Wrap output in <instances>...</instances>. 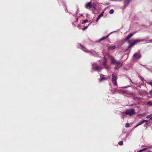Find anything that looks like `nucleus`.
Wrapping results in <instances>:
<instances>
[{"label":"nucleus","instance_id":"nucleus-13","mask_svg":"<svg viewBox=\"0 0 152 152\" xmlns=\"http://www.w3.org/2000/svg\"><path fill=\"white\" fill-rule=\"evenodd\" d=\"M128 42L130 43L128 47L129 48H131L133 46L135 45L136 44L134 41L132 43H131L130 41L129 40L128 41Z\"/></svg>","mask_w":152,"mask_h":152},{"label":"nucleus","instance_id":"nucleus-11","mask_svg":"<svg viewBox=\"0 0 152 152\" xmlns=\"http://www.w3.org/2000/svg\"><path fill=\"white\" fill-rule=\"evenodd\" d=\"M108 50H112L115 49L116 48V46L115 45L113 46H108Z\"/></svg>","mask_w":152,"mask_h":152},{"label":"nucleus","instance_id":"nucleus-31","mask_svg":"<svg viewBox=\"0 0 152 152\" xmlns=\"http://www.w3.org/2000/svg\"><path fill=\"white\" fill-rule=\"evenodd\" d=\"M148 124L147 123H145L144 125V126H146Z\"/></svg>","mask_w":152,"mask_h":152},{"label":"nucleus","instance_id":"nucleus-7","mask_svg":"<svg viewBox=\"0 0 152 152\" xmlns=\"http://www.w3.org/2000/svg\"><path fill=\"white\" fill-rule=\"evenodd\" d=\"M86 8L88 10H90L91 8L92 7V4L91 2H90L87 3L85 4Z\"/></svg>","mask_w":152,"mask_h":152},{"label":"nucleus","instance_id":"nucleus-12","mask_svg":"<svg viewBox=\"0 0 152 152\" xmlns=\"http://www.w3.org/2000/svg\"><path fill=\"white\" fill-rule=\"evenodd\" d=\"M103 14L104 12H103L101 13V14L98 16V18L96 20V22H98V21L99 20V19L100 18L103 16Z\"/></svg>","mask_w":152,"mask_h":152},{"label":"nucleus","instance_id":"nucleus-18","mask_svg":"<svg viewBox=\"0 0 152 152\" xmlns=\"http://www.w3.org/2000/svg\"><path fill=\"white\" fill-rule=\"evenodd\" d=\"M96 5L95 3H93V4L92 5V7H93L94 10H95L96 9Z\"/></svg>","mask_w":152,"mask_h":152},{"label":"nucleus","instance_id":"nucleus-24","mask_svg":"<svg viewBox=\"0 0 152 152\" xmlns=\"http://www.w3.org/2000/svg\"><path fill=\"white\" fill-rule=\"evenodd\" d=\"M126 127H130V125L129 123H126Z\"/></svg>","mask_w":152,"mask_h":152},{"label":"nucleus","instance_id":"nucleus-23","mask_svg":"<svg viewBox=\"0 0 152 152\" xmlns=\"http://www.w3.org/2000/svg\"><path fill=\"white\" fill-rule=\"evenodd\" d=\"M104 66L105 67V68L107 69H108L109 68V66L108 65H107V64Z\"/></svg>","mask_w":152,"mask_h":152},{"label":"nucleus","instance_id":"nucleus-27","mask_svg":"<svg viewBox=\"0 0 152 152\" xmlns=\"http://www.w3.org/2000/svg\"><path fill=\"white\" fill-rule=\"evenodd\" d=\"M88 26H86L82 28V30H83L84 31V30H85L86 29H87V28H88Z\"/></svg>","mask_w":152,"mask_h":152},{"label":"nucleus","instance_id":"nucleus-4","mask_svg":"<svg viewBox=\"0 0 152 152\" xmlns=\"http://www.w3.org/2000/svg\"><path fill=\"white\" fill-rule=\"evenodd\" d=\"M92 67V69L95 71H100L102 69V68L101 67L98 66L95 63L93 64Z\"/></svg>","mask_w":152,"mask_h":152},{"label":"nucleus","instance_id":"nucleus-3","mask_svg":"<svg viewBox=\"0 0 152 152\" xmlns=\"http://www.w3.org/2000/svg\"><path fill=\"white\" fill-rule=\"evenodd\" d=\"M112 83H113L114 85H117V82L116 80L117 79V77L116 76V75L113 73L112 74Z\"/></svg>","mask_w":152,"mask_h":152},{"label":"nucleus","instance_id":"nucleus-19","mask_svg":"<svg viewBox=\"0 0 152 152\" xmlns=\"http://www.w3.org/2000/svg\"><path fill=\"white\" fill-rule=\"evenodd\" d=\"M142 41L141 40L138 39V40H137L135 41L134 42H135V43H136L140 42Z\"/></svg>","mask_w":152,"mask_h":152},{"label":"nucleus","instance_id":"nucleus-26","mask_svg":"<svg viewBox=\"0 0 152 152\" xmlns=\"http://www.w3.org/2000/svg\"><path fill=\"white\" fill-rule=\"evenodd\" d=\"M152 116V114H150V115H147L146 116V118H150V117H151Z\"/></svg>","mask_w":152,"mask_h":152},{"label":"nucleus","instance_id":"nucleus-17","mask_svg":"<svg viewBox=\"0 0 152 152\" xmlns=\"http://www.w3.org/2000/svg\"><path fill=\"white\" fill-rule=\"evenodd\" d=\"M109 36V35H107V36L104 37L102 38L99 40V41L104 40L106 39Z\"/></svg>","mask_w":152,"mask_h":152},{"label":"nucleus","instance_id":"nucleus-22","mask_svg":"<svg viewBox=\"0 0 152 152\" xmlns=\"http://www.w3.org/2000/svg\"><path fill=\"white\" fill-rule=\"evenodd\" d=\"M118 144L119 145H122L123 144V142L122 141H120L118 142Z\"/></svg>","mask_w":152,"mask_h":152},{"label":"nucleus","instance_id":"nucleus-38","mask_svg":"<svg viewBox=\"0 0 152 152\" xmlns=\"http://www.w3.org/2000/svg\"><path fill=\"white\" fill-rule=\"evenodd\" d=\"M90 24H89L88 25V26H89Z\"/></svg>","mask_w":152,"mask_h":152},{"label":"nucleus","instance_id":"nucleus-32","mask_svg":"<svg viewBox=\"0 0 152 152\" xmlns=\"http://www.w3.org/2000/svg\"><path fill=\"white\" fill-rule=\"evenodd\" d=\"M114 68L115 69H118V68L117 66H116V67H115Z\"/></svg>","mask_w":152,"mask_h":152},{"label":"nucleus","instance_id":"nucleus-5","mask_svg":"<svg viewBox=\"0 0 152 152\" xmlns=\"http://www.w3.org/2000/svg\"><path fill=\"white\" fill-rule=\"evenodd\" d=\"M141 55L140 53H136L133 55V57L137 59H139L141 58Z\"/></svg>","mask_w":152,"mask_h":152},{"label":"nucleus","instance_id":"nucleus-15","mask_svg":"<svg viewBox=\"0 0 152 152\" xmlns=\"http://www.w3.org/2000/svg\"><path fill=\"white\" fill-rule=\"evenodd\" d=\"M104 60L103 61V65H106L107 60L105 56H104Z\"/></svg>","mask_w":152,"mask_h":152},{"label":"nucleus","instance_id":"nucleus-21","mask_svg":"<svg viewBox=\"0 0 152 152\" xmlns=\"http://www.w3.org/2000/svg\"><path fill=\"white\" fill-rule=\"evenodd\" d=\"M147 104L150 106H152V102H148Z\"/></svg>","mask_w":152,"mask_h":152},{"label":"nucleus","instance_id":"nucleus-30","mask_svg":"<svg viewBox=\"0 0 152 152\" xmlns=\"http://www.w3.org/2000/svg\"><path fill=\"white\" fill-rule=\"evenodd\" d=\"M122 117L123 118H124L125 117V115H125V114L124 115H123L124 117H123V115H122Z\"/></svg>","mask_w":152,"mask_h":152},{"label":"nucleus","instance_id":"nucleus-16","mask_svg":"<svg viewBox=\"0 0 152 152\" xmlns=\"http://www.w3.org/2000/svg\"><path fill=\"white\" fill-rule=\"evenodd\" d=\"M130 1V0H125L124 2L125 6H127L129 3Z\"/></svg>","mask_w":152,"mask_h":152},{"label":"nucleus","instance_id":"nucleus-9","mask_svg":"<svg viewBox=\"0 0 152 152\" xmlns=\"http://www.w3.org/2000/svg\"><path fill=\"white\" fill-rule=\"evenodd\" d=\"M104 75H103L101 74L100 75V81L101 82L103 80H107L108 79V77L106 78V77H104Z\"/></svg>","mask_w":152,"mask_h":152},{"label":"nucleus","instance_id":"nucleus-33","mask_svg":"<svg viewBox=\"0 0 152 152\" xmlns=\"http://www.w3.org/2000/svg\"><path fill=\"white\" fill-rule=\"evenodd\" d=\"M78 20V18H77V19H76V22H77Z\"/></svg>","mask_w":152,"mask_h":152},{"label":"nucleus","instance_id":"nucleus-37","mask_svg":"<svg viewBox=\"0 0 152 152\" xmlns=\"http://www.w3.org/2000/svg\"><path fill=\"white\" fill-rule=\"evenodd\" d=\"M150 119L152 120V117L150 118Z\"/></svg>","mask_w":152,"mask_h":152},{"label":"nucleus","instance_id":"nucleus-25","mask_svg":"<svg viewBox=\"0 0 152 152\" xmlns=\"http://www.w3.org/2000/svg\"><path fill=\"white\" fill-rule=\"evenodd\" d=\"M87 22H88V20H83V22L82 23V24H83Z\"/></svg>","mask_w":152,"mask_h":152},{"label":"nucleus","instance_id":"nucleus-29","mask_svg":"<svg viewBox=\"0 0 152 152\" xmlns=\"http://www.w3.org/2000/svg\"><path fill=\"white\" fill-rule=\"evenodd\" d=\"M149 94L151 95H152V89L150 91Z\"/></svg>","mask_w":152,"mask_h":152},{"label":"nucleus","instance_id":"nucleus-8","mask_svg":"<svg viewBox=\"0 0 152 152\" xmlns=\"http://www.w3.org/2000/svg\"><path fill=\"white\" fill-rule=\"evenodd\" d=\"M147 121H148L147 120H145L141 121H140V122H138V123H137V124L134 126V127L136 128L138 126L141 124H142L143 123L145 122H146Z\"/></svg>","mask_w":152,"mask_h":152},{"label":"nucleus","instance_id":"nucleus-6","mask_svg":"<svg viewBox=\"0 0 152 152\" xmlns=\"http://www.w3.org/2000/svg\"><path fill=\"white\" fill-rule=\"evenodd\" d=\"M83 50L86 52H89L91 53V54L92 55H95V54L96 53V52L94 51H88V50L85 48L84 47H82V49Z\"/></svg>","mask_w":152,"mask_h":152},{"label":"nucleus","instance_id":"nucleus-20","mask_svg":"<svg viewBox=\"0 0 152 152\" xmlns=\"http://www.w3.org/2000/svg\"><path fill=\"white\" fill-rule=\"evenodd\" d=\"M114 12V10L113 9H111L109 11V13L110 14H113Z\"/></svg>","mask_w":152,"mask_h":152},{"label":"nucleus","instance_id":"nucleus-14","mask_svg":"<svg viewBox=\"0 0 152 152\" xmlns=\"http://www.w3.org/2000/svg\"><path fill=\"white\" fill-rule=\"evenodd\" d=\"M152 148V146H149L148 148H144L143 149H141V150H140L139 151H139V152H141L142 151H144L146 150H147V149H148V148Z\"/></svg>","mask_w":152,"mask_h":152},{"label":"nucleus","instance_id":"nucleus-1","mask_svg":"<svg viewBox=\"0 0 152 152\" xmlns=\"http://www.w3.org/2000/svg\"><path fill=\"white\" fill-rule=\"evenodd\" d=\"M135 113V110L133 109L127 110L125 112L122 113V115L123 117H124L123 115L124 114L128 115L130 116H131L134 114Z\"/></svg>","mask_w":152,"mask_h":152},{"label":"nucleus","instance_id":"nucleus-2","mask_svg":"<svg viewBox=\"0 0 152 152\" xmlns=\"http://www.w3.org/2000/svg\"><path fill=\"white\" fill-rule=\"evenodd\" d=\"M111 62L114 64H116L117 66H119V67L121 66L122 65V62L118 61L113 58H111Z\"/></svg>","mask_w":152,"mask_h":152},{"label":"nucleus","instance_id":"nucleus-34","mask_svg":"<svg viewBox=\"0 0 152 152\" xmlns=\"http://www.w3.org/2000/svg\"><path fill=\"white\" fill-rule=\"evenodd\" d=\"M80 15L81 16H83V15L82 14H81Z\"/></svg>","mask_w":152,"mask_h":152},{"label":"nucleus","instance_id":"nucleus-36","mask_svg":"<svg viewBox=\"0 0 152 152\" xmlns=\"http://www.w3.org/2000/svg\"><path fill=\"white\" fill-rule=\"evenodd\" d=\"M150 42H152V40H151Z\"/></svg>","mask_w":152,"mask_h":152},{"label":"nucleus","instance_id":"nucleus-35","mask_svg":"<svg viewBox=\"0 0 152 152\" xmlns=\"http://www.w3.org/2000/svg\"><path fill=\"white\" fill-rule=\"evenodd\" d=\"M148 152H152V151H148Z\"/></svg>","mask_w":152,"mask_h":152},{"label":"nucleus","instance_id":"nucleus-28","mask_svg":"<svg viewBox=\"0 0 152 152\" xmlns=\"http://www.w3.org/2000/svg\"><path fill=\"white\" fill-rule=\"evenodd\" d=\"M145 115H146V114L145 113L142 114L140 115H141L142 116H145Z\"/></svg>","mask_w":152,"mask_h":152},{"label":"nucleus","instance_id":"nucleus-10","mask_svg":"<svg viewBox=\"0 0 152 152\" xmlns=\"http://www.w3.org/2000/svg\"><path fill=\"white\" fill-rule=\"evenodd\" d=\"M135 33H132L129 34L126 38V40L129 41V39L135 34Z\"/></svg>","mask_w":152,"mask_h":152}]
</instances>
